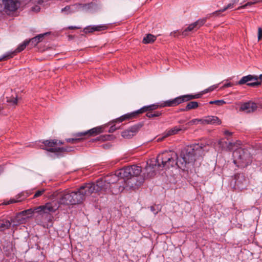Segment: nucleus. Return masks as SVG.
Segmentation results:
<instances>
[{
	"label": "nucleus",
	"instance_id": "19",
	"mask_svg": "<svg viewBox=\"0 0 262 262\" xmlns=\"http://www.w3.org/2000/svg\"><path fill=\"white\" fill-rule=\"evenodd\" d=\"M10 221L11 223V227L14 228L20 224L25 223L26 220L20 213H18L15 216L11 217Z\"/></svg>",
	"mask_w": 262,
	"mask_h": 262
},
{
	"label": "nucleus",
	"instance_id": "55",
	"mask_svg": "<svg viewBox=\"0 0 262 262\" xmlns=\"http://www.w3.org/2000/svg\"><path fill=\"white\" fill-rule=\"evenodd\" d=\"M239 0H232V3L234 5H235L236 4H237Z\"/></svg>",
	"mask_w": 262,
	"mask_h": 262
},
{
	"label": "nucleus",
	"instance_id": "26",
	"mask_svg": "<svg viewBox=\"0 0 262 262\" xmlns=\"http://www.w3.org/2000/svg\"><path fill=\"white\" fill-rule=\"evenodd\" d=\"M157 37L156 36L151 34H148L145 35V36L144 37L143 39V43H151L154 42Z\"/></svg>",
	"mask_w": 262,
	"mask_h": 262
},
{
	"label": "nucleus",
	"instance_id": "42",
	"mask_svg": "<svg viewBox=\"0 0 262 262\" xmlns=\"http://www.w3.org/2000/svg\"><path fill=\"white\" fill-rule=\"evenodd\" d=\"M170 35L171 36L177 37L180 35H182V32L180 33L178 30H176L171 32Z\"/></svg>",
	"mask_w": 262,
	"mask_h": 262
},
{
	"label": "nucleus",
	"instance_id": "33",
	"mask_svg": "<svg viewBox=\"0 0 262 262\" xmlns=\"http://www.w3.org/2000/svg\"><path fill=\"white\" fill-rule=\"evenodd\" d=\"M207 18H204L202 19H200L194 22V25H195L196 30L200 28L201 26H202L206 21Z\"/></svg>",
	"mask_w": 262,
	"mask_h": 262
},
{
	"label": "nucleus",
	"instance_id": "10",
	"mask_svg": "<svg viewBox=\"0 0 262 262\" xmlns=\"http://www.w3.org/2000/svg\"><path fill=\"white\" fill-rule=\"evenodd\" d=\"M218 144L222 150H232L235 147H237L241 144L240 141L234 142L232 140L226 141L225 139H221L218 141Z\"/></svg>",
	"mask_w": 262,
	"mask_h": 262
},
{
	"label": "nucleus",
	"instance_id": "34",
	"mask_svg": "<svg viewBox=\"0 0 262 262\" xmlns=\"http://www.w3.org/2000/svg\"><path fill=\"white\" fill-rule=\"evenodd\" d=\"M28 41H29V46L30 48H33L36 47V46L37 45L38 42H37L36 38L35 37L32 38L31 39H30L28 40Z\"/></svg>",
	"mask_w": 262,
	"mask_h": 262
},
{
	"label": "nucleus",
	"instance_id": "36",
	"mask_svg": "<svg viewBox=\"0 0 262 262\" xmlns=\"http://www.w3.org/2000/svg\"><path fill=\"white\" fill-rule=\"evenodd\" d=\"M150 210L155 215L157 214L161 210V207L158 205L152 206L150 207Z\"/></svg>",
	"mask_w": 262,
	"mask_h": 262
},
{
	"label": "nucleus",
	"instance_id": "57",
	"mask_svg": "<svg viewBox=\"0 0 262 262\" xmlns=\"http://www.w3.org/2000/svg\"><path fill=\"white\" fill-rule=\"evenodd\" d=\"M69 28L70 29H78V28L77 27L70 26V27H69Z\"/></svg>",
	"mask_w": 262,
	"mask_h": 262
},
{
	"label": "nucleus",
	"instance_id": "9",
	"mask_svg": "<svg viewBox=\"0 0 262 262\" xmlns=\"http://www.w3.org/2000/svg\"><path fill=\"white\" fill-rule=\"evenodd\" d=\"M262 82V74L259 76L254 75H248L243 77L237 83V85L246 84L251 87H257L261 85Z\"/></svg>",
	"mask_w": 262,
	"mask_h": 262
},
{
	"label": "nucleus",
	"instance_id": "30",
	"mask_svg": "<svg viewBox=\"0 0 262 262\" xmlns=\"http://www.w3.org/2000/svg\"><path fill=\"white\" fill-rule=\"evenodd\" d=\"M195 25H194V23H192L189 25L188 27H187L182 32V36L184 37L186 36L187 35V32L188 31H191L193 30V29H196Z\"/></svg>",
	"mask_w": 262,
	"mask_h": 262
},
{
	"label": "nucleus",
	"instance_id": "51",
	"mask_svg": "<svg viewBox=\"0 0 262 262\" xmlns=\"http://www.w3.org/2000/svg\"><path fill=\"white\" fill-rule=\"evenodd\" d=\"M218 85L219 84H215L210 86L209 88H208L209 92L212 91L215 89L217 88L218 87Z\"/></svg>",
	"mask_w": 262,
	"mask_h": 262
},
{
	"label": "nucleus",
	"instance_id": "53",
	"mask_svg": "<svg viewBox=\"0 0 262 262\" xmlns=\"http://www.w3.org/2000/svg\"><path fill=\"white\" fill-rule=\"evenodd\" d=\"M20 200H15V199H11L7 204H9L10 203H16V202H20Z\"/></svg>",
	"mask_w": 262,
	"mask_h": 262
},
{
	"label": "nucleus",
	"instance_id": "14",
	"mask_svg": "<svg viewBox=\"0 0 262 262\" xmlns=\"http://www.w3.org/2000/svg\"><path fill=\"white\" fill-rule=\"evenodd\" d=\"M158 163L157 162V158L154 160H151L150 163H147V166L145 167L147 172L146 176L145 177L147 178H150L156 174V170L158 168L160 169L161 167H158Z\"/></svg>",
	"mask_w": 262,
	"mask_h": 262
},
{
	"label": "nucleus",
	"instance_id": "48",
	"mask_svg": "<svg viewBox=\"0 0 262 262\" xmlns=\"http://www.w3.org/2000/svg\"><path fill=\"white\" fill-rule=\"evenodd\" d=\"M7 102H12L13 104H16L17 102V97L15 98H8Z\"/></svg>",
	"mask_w": 262,
	"mask_h": 262
},
{
	"label": "nucleus",
	"instance_id": "5",
	"mask_svg": "<svg viewBox=\"0 0 262 262\" xmlns=\"http://www.w3.org/2000/svg\"><path fill=\"white\" fill-rule=\"evenodd\" d=\"M119 176L117 175V171L114 174L107 176L105 180L99 179L95 183H93L96 189V192H105L111 189V184L116 183L119 180Z\"/></svg>",
	"mask_w": 262,
	"mask_h": 262
},
{
	"label": "nucleus",
	"instance_id": "21",
	"mask_svg": "<svg viewBox=\"0 0 262 262\" xmlns=\"http://www.w3.org/2000/svg\"><path fill=\"white\" fill-rule=\"evenodd\" d=\"M203 124L219 125L221 120L216 116H208L203 118Z\"/></svg>",
	"mask_w": 262,
	"mask_h": 262
},
{
	"label": "nucleus",
	"instance_id": "40",
	"mask_svg": "<svg viewBox=\"0 0 262 262\" xmlns=\"http://www.w3.org/2000/svg\"><path fill=\"white\" fill-rule=\"evenodd\" d=\"M224 134L226 136V139L227 141L231 140L229 138V137L233 135V133L229 132V130H225L224 132Z\"/></svg>",
	"mask_w": 262,
	"mask_h": 262
},
{
	"label": "nucleus",
	"instance_id": "32",
	"mask_svg": "<svg viewBox=\"0 0 262 262\" xmlns=\"http://www.w3.org/2000/svg\"><path fill=\"white\" fill-rule=\"evenodd\" d=\"M162 112L156 111L152 113V112H148L146 116L149 118L159 117L162 115Z\"/></svg>",
	"mask_w": 262,
	"mask_h": 262
},
{
	"label": "nucleus",
	"instance_id": "49",
	"mask_svg": "<svg viewBox=\"0 0 262 262\" xmlns=\"http://www.w3.org/2000/svg\"><path fill=\"white\" fill-rule=\"evenodd\" d=\"M224 11H221V9L216 11L212 13V14H210V15L215 16H219L220 15L221 13L223 12Z\"/></svg>",
	"mask_w": 262,
	"mask_h": 262
},
{
	"label": "nucleus",
	"instance_id": "6",
	"mask_svg": "<svg viewBox=\"0 0 262 262\" xmlns=\"http://www.w3.org/2000/svg\"><path fill=\"white\" fill-rule=\"evenodd\" d=\"M59 208L58 204L55 201L49 202L44 205H41L35 208L33 210L29 209L23 211L20 213L23 216L27 218L31 216L34 212H38L39 213H50L54 212L57 210Z\"/></svg>",
	"mask_w": 262,
	"mask_h": 262
},
{
	"label": "nucleus",
	"instance_id": "58",
	"mask_svg": "<svg viewBox=\"0 0 262 262\" xmlns=\"http://www.w3.org/2000/svg\"><path fill=\"white\" fill-rule=\"evenodd\" d=\"M185 108H181L180 110V111H182V112H185V111H188V110H185Z\"/></svg>",
	"mask_w": 262,
	"mask_h": 262
},
{
	"label": "nucleus",
	"instance_id": "11",
	"mask_svg": "<svg viewBox=\"0 0 262 262\" xmlns=\"http://www.w3.org/2000/svg\"><path fill=\"white\" fill-rule=\"evenodd\" d=\"M202 93L196 94H187L180 96L174 98L176 106L185 102H188L194 99H198L201 97Z\"/></svg>",
	"mask_w": 262,
	"mask_h": 262
},
{
	"label": "nucleus",
	"instance_id": "12",
	"mask_svg": "<svg viewBox=\"0 0 262 262\" xmlns=\"http://www.w3.org/2000/svg\"><path fill=\"white\" fill-rule=\"evenodd\" d=\"M142 126L143 124L141 123L135 124L128 129L123 131L122 133V136L124 138L130 139L136 135Z\"/></svg>",
	"mask_w": 262,
	"mask_h": 262
},
{
	"label": "nucleus",
	"instance_id": "56",
	"mask_svg": "<svg viewBox=\"0 0 262 262\" xmlns=\"http://www.w3.org/2000/svg\"><path fill=\"white\" fill-rule=\"evenodd\" d=\"M208 92H209V90H208V89H205L204 91H203L202 92V94H203L207 93H208Z\"/></svg>",
	"mask_w": 262,
	"mask_h": 262
},
{
	"label": "nucleus",
	"instance_id": "29",
	"mask_svg": "<svg viewBox=\"0 0 262 262\" xmlns=\"http://www.w3.org/2000/svg\"><path fill=\"white\" fill-rule=\"evenodd\" d=\"M74 138H67L66 139V141L67 142L72 143H78L81 140L83 139V137H77L76 136V134H74Z\"/></svg>",
	"mask_w": 262,
	"mask_h": 262
},
{
	"label": "nucleus",
	"instance_id": "35",
	"mask_svg": "<svg viewBox=\"0 0 262 262\" xmlns=\"http://www.w3.org/2000/svg\"><path fill=\"white\" fill-rule=\"evenodd\" d=\"M198 123H200L202 124H203V118L192 119V120L188 122L186 124L188 125H192V124H198Z\"/></svg>",
	"mask_w": 262,
	"mask_h": 262
},
{
	"label": "nucleus",
	"instance_id": "20",
	"mask_svg": "<svg viewBox=\"0 0 262 262\" xmlns=\"http://www.w3.org/2000/svg\"><path fill=\"white\" fill-rule=\"evenodd\" d=\"M59 203L64 205H73L71 192H66L60 198Z\"/></svg>",
	"mask_w": 262,
	"mask_h": 262
},
{
	"label": "nucleus",
	"instance_id": "54",
	"mask_svg": "<svg viewBox=\"0 0 262 262\" xmlns=\"http://www.w3.org/2000/svg\"><path fill=\"white\" fill-rule=\"evenodd\" d=\"M40 10V8L38 6H35L32 8V10L33 11L38 12Z\"/></svg>",
	"mask_w": 262,
	"mask_h": 262
},
{
	"label": "nucleus",
	"instance_id": "3",
	"mask_svg": "<svg viewBox=\"0 0 262 262\" xmlns=\"http://www.w3.org/2000/svg\"><path fill=\"white\" fill-rule=\"evenodd\" d=\"M158 167L169 168L177 166L180 168L181 159H179L178 154L172 151H165L157 157Z\"/></svg>",
	"mask_w": 262,
	"mask_h": 262
},
{
	"label": "nucleus",
	"instance_id": "31",
	"mask_svg": "<svg viewBox=\"0 0 262 262\" xmlns=\"http://www.w3.org/2000/svg\"><path fill=\"white\" fill-rule=\"evenodd\" d=\"M261 2H262V0H255L254 1L248 2L246 4L238 7L237 9L240 10L241 9L246 8L248 6H251L253 4H257V3H260Z\"/></svg>",
	"mask_w": 262,
	"mask_h": 262
},
{
	"label": "nucleus",
	"instance_id": "13",
	"mask_svg": "<svg viewBox=\"0 0 262 262\" xmlns=\"http://www.w3.org/2000/svg\"><path fill=\"white\" fill-rule=\"evenodd\" d=\"M235 185L238 189L243 190L246 189L248 185L249 180L243 173L235 175Z\"/></svg>",
	"mask_w": 262,
	"mask_h": 262
},
{
	"label": "nucleus",
	"instance_id": "16",
	"mask_svg": "<svg viewBox=\"0 0 262 262\" xmlns=\"http://www.w3.org/2000/svg\"><path fill=\"white\" fill-rule=\"evenodd\" d=\"M103 129V127L100 126L93 128L84 132L77 133H76V136L77 137H83L85 136H94L102 133Z\"/></svg>",
	"mask_w": 262,
	"mask_h": 262
},
{
	"label": "nucleus",
	"instance_id": "2",
	"mask_svg": "<svg viewBox=\"0 0 262 262\" xmlns=\"http://www.w3.org/2000/svg\"><path fill=\"white\" fill-rule=\"evenodd\" d=\"M173 106H176L174 100V99H169L161 103H157L149 105L144 106L137 111L122 115V116L113 120V122L120 123L125 120L135 118L138 115L144 112H152L158 108Z\"/></svg>",
	"mask_w": 262,
	"mask_h": 262
},
{
	"label": "nucleus",
	"instance_id": "17",
	"mask_svg": "<svg viewBox=\"0 0 262 262\" xmlns=\"http://www.w3.org/2000/svg\"><path fill=\"white\" fill-rule=\"evenodd\" d=\"M257 108V105L256 103L251 101H249L242 104L239 110L244 111L247 113H250L254 112Z\"/></svg>",
	"mask_w": 262,
	"mask_h": 262
},
{
	"label": "nucleus",
	"instance_id": "52",
	"mask_svg": "<svg viewBox=\"0 0 262 262\" xmlns=\"http://www.w3.org/2000/svg\"><path fill=\"white\" fill-rule=\"evenodd\" d=\"M233 85V84L231 82H228V83H225L224 84V85L223 86L222 88H228V87H230V86H232Z\"/></svg>",
	"mask_w": 262,
	"mask_h": 262
},
{
	"label": "nucleus",
	"instance_id": "1",
	"mask_svg": "<svg viewBox=\"0 0 262 262\" xmlns=\"http://www.w3.org/2000/svg\"><path fill=\"white\" fill-rule=\"evenodd\" d=\"M205 146L203 144H195L184 147L181 152L180 168L185 170L187 165L193 164L198 160L202 159L204 155Z\"/></svg>",
	"mask_w": 262,
	"mask_h": 262
},
{
	"label": "nucleus",
	"instance_id": "46",
	"mask_svg": "<svg viewBox=\"0 0 262 262\" xmlns=\"http://www.w3.org/2000/svg\"><path fill=\"white\" fill-rule=\"evenodd\" d=\"M70 9V6H67L66 7L61 9V12H64L66 14H68L71 12Z\"/></svg>",
	"mask_w": 262,
	"mask_h": 262
},
{
	"label": "nucleus",
	"instance_id": "15",
	"mask_svg": "<svg viewBox=\"0 0 262 262\" xmlns=\"http://www.w3.org/2000/svg\"><path fill=\"white\" fill-rule=\"evenodd\" d=\"M4 8L7 11H15L20 6L18 0H3Z\"/></svg>",
	"mask_w": 262,
	"mask_h": 262
},
{
	"label": "nucleus",
	"instance_id": "24",
	"mask_svg": "<svg viewBox=\"0 0 262 262\" xmlns=\"http://www.w3.org/2000/svg\"><path fill=\"white\" fill-rule=\"evenodd\" d=\"M21 51V50H13L7 52L0 57V61L7 60L9 59L12 58Z\"/></svg>",
	"mask_w": 262,
	"mask_h": 262
},
{
	"label": "nucleus",
	"instance_id": "45",
	"mask_svg": "<svg viewBox=\"0 0 262 262\" xmlns=\"http://www.w3.org/2000/svg\"><path fill=\"white\" fill-rule=\"evenodd\" d=\"M45 189H41L40 190H38L36 192V193L34 195L33 198H35L40 196V195H41L43 194V193L45 192Z\"/></svg>",
	"mask_w": 262,
	"mask_h": 262
},
{
	"label": "nucleus",
	"instance_id": "44",
	"mask_svg": "<svg viewBox=\"0 0 262 262\" xmlns=\"http://www.w3.org/2000/svg\"><path fill=\"white\" fill-rule=\"evenodd\" d=\"M8 246L6 247V251H9L11 252H13L14 251V247L12 243L9 242L7 243Z\"/></svg>",
	"mask_w": 262,
	"mask_h": 262
},
{
	"label": "nucleus",
	"instance_id": "39",
	"mask_svg": "<svg viewBox=\"0 0 262 262\" xmlns=\"http://www.w3.org/2000/svg\"><path fill=\"white\" fill-rule=\"evenodd\" d=\"M226 102L223 100H217L214 101H211L209 102L210 104H215L218 105H222Z\"/></svg>",
	"mask_w": 262,
	"mask_h": 262
},
{
	"label": "nucleus",
	"instance_id": "28",
	"mask_svg": "<svg viewBox=\"0 0 262 262\" xmlns=\"http://www.w3.org/2000/svg\"><path fill=\"white\" fill-rule=\"evenodd\" d=\"M199 106V103L196 101H190L189 102L186 106H185V110L188 111L190 110L196 109Z\"/></svg>",
	"mask_w": 262,
	"mask_h": 262
},
{
	"label": "nucleus",
	"instance_id": "37",
	"mask_svg": "<svg viewBox=\"0 0 262 262\" xmlns=\"http://www.w3.org/2000/svg\"><path fill=\"white\" fill-rule=\"evenodd\" d=\"M49 33H50L47 32V33H43V34H40L37 35L36 36H35V38H36L37 42H39L42 41L45 36L49 34Z\"/></svg>",
	"mask_w": 262,
	"mask_h": 262
},
{
	"label": "nucleus",
	"instance_id": "41",
	"mask_svg": "<svg viewBox=\"0 0 262 262\" xmlns=\"http://www.w3.org/2000/svg\"><path fill=\"white\" fill-rule=\"evenodd\" d=\"M120 128V126H117L116 124H114L113 125H112L109 130H108V132L109 133H113L114 132H115L116 130L117 129H118Z\"/></svg>",
	"mask_w": 262,
	"mask_h": 262
},
{
	"label": "nucleus",
	"instance_id": "7",
	"mask_svg": "<svg viewBox=\"0 0 262 262\" xmlns=\"http://www.w3.org/2000/svg\"><path fill=\"white\" fill-rule=\"evenodd\" d=\"M116 171L117 175L119 176L121 179L128 180L138 177L141 173L142 168L140 166L133 165L123 167Z\"/></svg>",
	"mask_w": 262,
	"mask_h": 262
},
{
	"label": "nucleus",
	"instance_id": "47",
	"mask_svg": "<svg viewBox=\"0 0 262 262\" xmlns=\"http://www.w3.org/2000/svg\"><path fill=\"white\" fill-rule=\"evenodd\" d=\"M110 136V135H106V136H100V137L97 138L96 140H102V141L107 140L108 139Z\"/></svg>",
	"mask_w": 262,
	"mask_h": 262
},
{
	"label": "nucleus",
	"instance_id": "50",
	"mask_svg": "<svg viewBox=\"0 0 262 262\" xmlns=\"http://www.w3.org/2000/svg\"><path fill=\"white\" fill-rule=\"evenodd\" d=\"M262 38V29L258 28V40H259Z\"/></svg>",
	"mask_w": 262,
	"mask_h": 262
},
{
	"label": "nucleus",
	"instance_id": "38",
	"mask_svg": "<svg viewBox=\"0 0 262 262\" xmlns=\"http://www.w3.org/2000/svg\"><path fill=\"white\" fill-rule=\"evenodd\" d=\"M28 46H29V41L28 40H26L22 43L20 44L16 49H25Z\"/></svg>",
	"mask_w": 262,
	"mask_h": 262
},
{
	"label": "nucleus",
	"instance_id": "27",
	"mask_svg": "<svg viewBox=\"0 0 262 262\" xmlns=\"http://www.w3.org/2000/svg\"><path fill=\"white\" fill-rule=\"evenodd\" d=\"M186 129V128L178 127L177 126L174 127L165 132V135L164 136V137L175 135L177 134L179 131L182 129L185 130Z\"/></svg>",
	"mask_w": 262,
	"mask_h": 262
},
{
	"label": "nucleus",
	"instance_id": "43",
	"mask_svg": "<svg viewBox=\"0 0 262 262\" xmlns=\"http://www.w3.org/2000/svg\"><path fill=\"white\" fill-rule=\"evenodd\" d=\"M234 7V5L232 3L229 4L227 6L224 7L223 9H221V11H225L227 9H232Z\"/></svg>",
	"mask_w": 262,
	"mask_h": 262
},
{
	"label": "nucleus",
	"instance_id": "60",
	"mask_svg": "<svg viewBox=\"0 0 262 262\" xmlns=\"http://www.w3.org/2000/svg\"><path fill=\"white\" fill-rule=\"evenodd\" d=\"M184 120H180V121H179V123H184Z\"/></svg>",
	"mask_w": 262,
	"mask_h": 262
},
{
	"label": "nucleus",
	"instance_id": "18",
	"mask_svg": "<svg viewBox=\"0 0 262 262\" xmlns=\"http://www.w3.org/2000/svg\"><path fill=\"white\" fill-rule=\"evenodd\" d=\"M49 150L51 152L55 153L57 157H60L63 156V153L74 151V147L71 146L61 147L56 148H51Z\"/></svg>",
	"mask_w": 262,
	"mask_h": 262
},
{
	"label": "nucleus",
	"instance_id": "22",
	"mask_svg": "<svg viewBox=\"0 0 262 262\" xmlns=\"http://www.w3.org/2000/svg\"><path fill=\"white\" fill-rule=\"evenodd\" d=\"M42 143L44 144L46 147H41V148L50 152V149L57 148L55 147V146L58 145V140L56 139L47 140L43 141Z\"/></svg>",
	"mask_w": 262,
	"mask_h": 262
},
{
	"label": "nucleus",
	"instance_id": "25",
	"mask_svg": "<svg viewBox=\"0 0 262 262\" xmlns=\"http://www.w3.org/2000/svg\"><path fill=\"white\" fill-rule=\"evenodd\" d=\"M105 28L104 26H88L84 28L83 31L85 33H92L95 31H98L104 30Z\"/></svg>",
	"mask_w": 262,
	"mask_h": 262
},
{
	"label": "nucleus",
	"instance_id": "4",
	"mask_svg": "<svg viewBox=\"0 0 262 262\" xmlns=\"http://www.w3.org/2000/svg\"><path fill=\"white\" fill-rule=\"evenodd\" d=\"M93 193H96L93 183H85L82 185L77 191L71 192L73 205L82 203L85 196Z\"/></svg>",
	"mask_w": 262,
	"mask_h": 262
},
{
	"label": "nucleus",
	"instance_id": "8",
	"mask_svg": "<svg viewBox=\"0 0 262 262\" xmlns=\"http://www.w3.org/2000/svg\"><path fill=\"white\" fill-rule=\"evenodd\" d=\"M234 150L233 157L235 163H240L243 166H247L251 163V156L247 150H244V149L240 148L239 146L235 147Z\"/></svg>",
	"mask_w": 262,
	"mask_h": 262
},
{
	"label": "nucleus",
	"instance_id": "23",
	"mask_svg": "<svg viewBox=\"0 0 262 262\" xmlns=\"http://www.w3.org/2000/svg\"><path fill=\"white\" fill-rule=\"evenodd\" d=\"M11 227V223L9 220L3 219L0 220V233L4 232Z\"/></svg>",
	"mask_w": 262,
	"mask_h": 262
},
{
	"label": "nucleus",
	"instance_id": "59",
	"mask_svg": "<svg viewBox=\"0 0 262 262\" xmlns=\"http://www.w3.org/2000/svg\"><path fill=\"white\" fill-rule=\"evenodd\" d=\"M63 143L60 141H58V144H63Z\"/></svg>",
	"mask_w": 262,
	"mask_h": 262
}]
</instances>
